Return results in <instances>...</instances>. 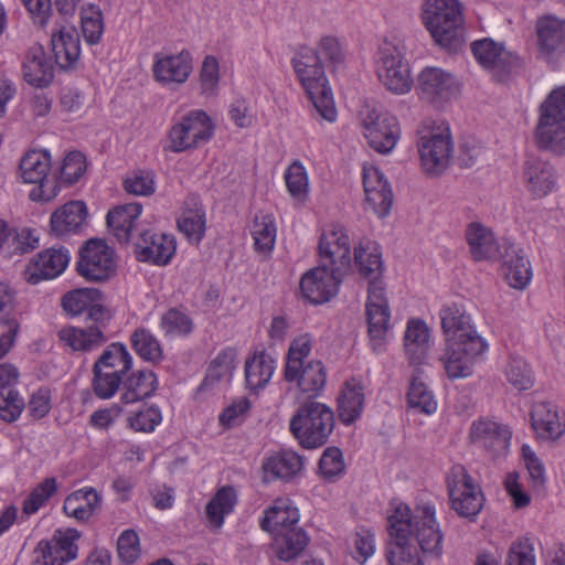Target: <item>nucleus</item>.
<instances>
[{
	"label": "nucleus",
	"instance_id": "obj_1",
	"mask_svg": "<svg viewBox=\"0 0 565 565\" xmlns=\"http://www.w3.org/2000/svg\"><path fill=\"white\" fill-rule=\"evenodd\" d=\"M466 238L475 260H502V275L507 282L515 288L523 289L532 277V268L523 249L507 239L498 242L492 232L480 223L469 224Z\"/></svg>",
	"mask_w": 565,
	"mask_h": 565
},
{
	"label": "nucleus",
	"instance_id": "obj_2",
	"mask_svg": "<svg viewBox=\"0 0 565 565\" xmlns=\"http://www.w3.org/2000/svg\"><path fill=\"white\" fill-rule=\"evenodd\" d=\"M422 19L437 45L449 51L461 46L463 12L458 0H425Z\"/></svg>",
	"mask_w": 565,
	"mask_h": 565
},
{
	"label": "nucleus",
	"instance_id": "obj_3",
	"mask_svg": "<svg viewBox=\"0 0 565 565\" xmlns=\"http://www.w3.org/2000/svg\"><path fill=\"white\" fill-rule=\"evenodd\" d=\"M292 66L319 115L334 121L337 109L320 55L313 50H306L292 60Z\"/></svg>",
	"mask_w": 565,
	"mask_h": 565
},
{
	"label": "nucleus",
	"instance_id": "obj_4",
	"mask_svg": "<svg viewBox=\"0 0 565 565\" xmlns=\"http://www.w3.org/2000/svg\"><path fill=\"white\" fill-rule=\"evenodd\" d=\"M335 426L334 413L326 404L316 401L302 403L290 419V431L307 449L324 446Z\"/></svg>",
	"mask_w": 565,
	"mask_h": 565
},
{
	"label": "nucleus",
	"instance_id": "obj_5",
	"mask_svg": "<svg viewBox=\"0 0 565 565\" xmlns=\"http://www.w3.org/2000/svg\"><path fill=\"white\" fill-rule=\"evenodd\" d=\"M534 138L540 149L565 153V86L552 90L540 106Z\"/></svg>",
	"mask_w": 565,
	"mask_h": 565
},
{
	"label": "nucleus",
	"instance_id": "obj_6",
	"mask_svg": "<svg viewBox=\"0 0 565 565\" xmlns=\"http://www.w3.org/2000/svg\"><path fill=\"white\" fill-rule=\"evenodd\" d=\"M471 52L477 62L498 83H507L512 76L519 74L524 65L516 53L507 50L502 43L490 38L472 42Z\"/></svg>",
	"mask_w": 565,
	"mask_h": 565
},
{
	"label": "nucleus",
	"instance_id": "obj_7",
	"mask_svg": "<svg viewBox=\"0 0 565 565\" xmlns=\"http://www.w3.org/2000/svg\"><path fill=\"white\" fill-rule=\"evenodd\" d=\"M446 481L451 509L461 518L475 520L483 508L484 497L468 470L462 465H455Z\"/></svg>",
	"mask_w": 565,
	"mask_h": 565
},
{
	"label": "nucleus",
	"instance_id": "obj_8",
	"mask_svg": "<svg viewBox=\"0 0 565 565\" xmlns=\"http://www.w3.org/2000/svg\"><path fill=\"white\" fill-rule=\"evenodd\" d=\"M85 315L87 321H93L92 326L87 328L70 327L58 332L60 340L73 350L92 351L107 341L103 330L111 319L109 309L98 301H92Z\"/></svg>",
	"mask_w": 565,
	"mask_h": 565
},
{
	"label": "nucleus",
	"instance_id": "obj_9",
	"mask_svg": "<svg viewBox=\"0 0 565 565\" xmlns=\"http://www.w3.org/2000/svg\"><path fill=\"white\" fill-rule=\"evenodd\" d=\"M417 147L423 170L430 175L441 174L454 151L449 127L440 125L426 129L422 132Z\"/></svg>",
	"mask_w": 565,
	"mask_h": 565
},
{
	"label": "nucleus",
	"instance_id": "obj_10",
	"mask_svg": "<svg viewBox=\"0 0 565 565\" xmlns=\"http://www.w3.org/2000/svg\"><path fill=\"white\" fill-rule=\"evenodd\" d=\"M388 532L394 539V548L388 551L390 565H423L415 546L409 545L413 534L411 509L399 503L387 519Z\"/></svg>",
	"mask_w": 565,
	"mask_h": 565
},
{
	"label": "nucleus",
	"instance_id": "obj_11",
	"mask_svg": "<svg viewBox=\"0 0 565 565\" xmlns=\"http://www.w3.org/2000/svg\"><path fill=\"white\" fill-rule=\"evenodd\" d=\"M214 126L203 110L191 111L173 125L168 134V150L182 152L206 143L213 137Z\"/></svg>",
	"mask_w": 565,
	"mask_h": 565
},
{
	"label": "nucleus",
	"instance_id": "obj_12",
	"mask_svg": "<svg viewBox=\"0 0 565 565\" xmlns=\"http://www.w3.org/2000/svg\"><path fill=\"white\" fill-rule=\"evenodd\" d=\"M364 136L372 149L380 153H388L399 137V125L395 116L388 111L365 105L361 111Z\"/></svg>",
	"mask_w": 565,
	"mask_h": 565
},
{
	"label": "nucleus",
	"instance_id": "obj_13",
	"mask_svg": "<svg viewBox=\"0 0 565 565\" xmlns=\"http://www.w3.org/2000/svg\"><path fill=\"white\" fill-rule=\"evenodd\" d=\"M20 174L24 183L38 184L29 193L33 202L46 203L58 193L56 183L49 185L47 173L51 169V154L47 150H31L20 161Z\"/></svg>",
	"mask_w": 565,
	"mask_h": 565
},
{
	"label": "nucleus",
	"instance_id": "obj_14",
	"mask_svg": "<svg viewBox=\"0 0 565 565\" xmlns=\"http://www.w3.org/2000/svg\"><path fill=\"white\" fill-rule=\"evenodd\" d=\"M445 352L440 358L446 374L449 379H463L472 374L475 360L487 350V343L481 337H472L468 340L445 341Z\"/></svg>",
	"mask_w": 565,
	"mask_h": 565
},
{
	"label": "nucleus",
	"instance_id": "obj_15",
	"mask_svg": "<svg viewBox=\"0 0 565 565\" xmlns=\"http://www.w3.org/2000/svg\"><path fill=\"white\" fill-rule=\"evenodd\" d=\"M77 271L89 281L107 280L115 271L114 250L103 239L87 241L79 252Z\"/></svg>",
	"mask_w": 565,
	"mask_h": 565
},
{
	"label": "nucleus",
	"instance_id": "obj_16",
	"mask_svg": "<svg viewBox=\"0 0 565 565\" xmlns=\"http://www.w3.org/2000/svg\"><path fill=\"white\" fill-rule=\"evenodd\" d=\"M347 273L331 268L327 263H320L307 271L300 281L302 296L311 303H323L334 297L339 290L342 277Z\"/></svg>",
	"mask_w": 565,
	"mask_h": 565
},
{
	"label": "nucleus",
	"instance_id": "obj_17",
	"mask_svg": "<svg viewBox=\"0 0 565 565\" xmlns=\"http://www.w3.org/2000/svg\"><path fill=\"white\" fill-rule=\"evenodd\" d=\"M512 430L508 425L491 420H475L470 428V439L477 447L482 448L493 460L508 455Z\"/></svg>",
	"mask_w": 565,
	"mask_h": 565
},
{
	"label": "nucleus",
	"instance_id": "obj_18",
	"mask_svg": "<svg viewBox=\"0 0 565 565\" xmlns=\"http://www.w3.org/2000/svg\"><path fill=\"white\" fill-rule=\"evenodd\" d=\"M318 252L320 263H327L331 268L343 273L350 271V239L341 225L332 224L322 231Z\"/></svg>",
	"mask_w": 565,
	"mask_h": 565
},
{
	"label": "nucleus",
	"instance_id": "obj_19",
	"mask_svg": "<svg viewBox=\"0 0 565 565\" xmlns=\"http://www.w3.org/2000/svg\"><path fill=\"white\" fill-rule=\"evenodd\" d=\"M78 537L79 533L74 529L66 532L57 530L51 540L38 543L34 550V565H64L75 559L78 551L75 541Z\"/></svg>",
	"mask_w": 565,
	"mask_h": 565
},
{
	"label": "nucleus",
	"instance_id": "obj_20",
	"mask_svg": "<svg viewBox=\"0 0 565 565\" xmlns=\"http://www.w3.org/2000/svg\"><path fill=\"white\" fill-rule=\"evenodd\" d=\"M417 89L423 99L439 104L452 98L459 90V84L443 68L425 67L418 75Z\"/></svg>",
	"mask_w": 565,
	"mask_h": 565
},
{
	"label": "nucleus",
	"instance_id": "obj_21",
	"mask_svg": "<svg viewBox=\"0 0 565 565\" xmlns=\"http://www.w3.org/2000/svg\"><path fill=\"white\" fill-rule=\"evenodd\" d=\"M153 78L166 86L185 83L192 72L191 54L183 50L178 54H154Z\"/></svg>",
	"mask_w": 565,
	"mask_h": 565
},
{
	"label": "nucleus",
	"instance_id": "obj_22",
	"mask_svg": "<svg viewBox=\"0 0 565 565\" xmlns=\"http://www.w3.org/2000/svg\"><path fill=\"white\" fill-rule=\"evenodd\" d=\"M175 253L173 236L151 231H143L135 244L137 260L158 266L168 265Z\"/></svg>",
	"mask_w": 565,
	"mask_h": 565
},
{
	"label": "nucleus",
	"instance_id": "obj_23",
	"mask_svg": "<svg viewBox=\"0 0 565 565\" xmlns=\"http://www.w3.org/2000/svg\"><path fill=\"white\" fill-rule=\"evenodd\" d=\"M413 527L415 526L416 540L424 554L435 558L443 554V533L436 522L435 508L424 504L416 510L412 518Z\"/></svg>",
	"mask_w": 565,
	"mask_h": 565
},
{
	"label": "nucleus",
	"instance_id": "obj_24",
	"mask_svg": "<svg viewBox=\"0 0 565 565\" xmlns=\"http://www.w3.org/2000/svg\"><path fill=\"white\" fill-rule=\"evenodd\" d=\"M70 262L67 249L47 248L42 250L26 266L23 276L32 285L43 279H53L60 276Z\"/></svg>",
	"mask_w": 565,
	"mask_h": 565
},
{
	"label": "nucleus",
	"instance_id": "obj_25",
	"mask_svg": "<svg viewBox=\"0 0 565 565\" xmlns=\"http://www.w3.org/2000/svg\"><path fill=\"white\" fill-rule=\"evenodd\" d=\"M522 178L526 190L534 198L547 195L556 186L557 180L554 167L534 154L526 156Z\"/></svg>",
	"mask_w": 565,
	"mask_h": 565
},
{
	"label": "nucleus",
	"instance_id": "obj_26",
	"mask_svg": "<svg viewBox=\"0 0 565 565\" xmlns=\"http://www.w3.org/2000/svg\"><path fill=\"white\" fill-rule=\"evenodd\" d=\"M530 416L532 428L540 440L554 443L565 433V420L561 419L557 407L551 402H535Z\"/></svg>",
	"mask_w": 565,
	"mask_h": 565
},
{
	"label": "nucleus",
	"instance_id": "obj_27",
	"mask_svg": "<svg viewBox=\"0 0 565 565\" xmlns=\"http://www.w3.org/2000/svg\"><path fill=\"white\" fill-rule=\"evenodd\" d=\"M381 83L394 94H405L412 88L409 68L399 54L383 53L377 67Z\"/></svg>",
	"mask_w": 565,
	"mask_h": 565
},
{
	"label": "nucleus",
	"instance_id": "obj_28",
	"mask_svg": "<svg viewBox=\"0 0 565 565\" xmlns=\"http://www.w3.org/2000/svg\"><path fill=\"white\" fill-rule=\"evenodd\" d=\"M22 75L24 81L34 87L43 88L52 83L54 68L41 44L34 43L26 51L22 62Z\"/></svg>",
	"mask_w": 565,
	"mask_h": 565
},
{
	"label": "nucleus",
	"instance_id": "obj_29",
	"mask_svg": "<svg viewBox=\"0 0 565 565\" xmlns=\"http://www.w3.org/2000/svg\"><path fill=\"white\" fill-rule=\"evenodd\" d=\"M439 317L445 341H461L472 337H480L471 326L470 316L466 313L460 305H445L440 309Z\"/></svg>",
	"mask_w": 565,
	"mask_h": 565
},
{
	"label": "nucleus",
	"instance_id": "obj_30",
	"mask_svg": "<svg viewBox=\"0 0 565 565\" xmlns=\"http://www.w3.org/2000/svg\"><path fill=\"white\" fill-rule=\"evenodd\" d=\"M55 62L61 70L74 67L81 55L79 35L73 26H61L51 38Z\"/></svg>",
	"mask_w": 565,
	"mask_h": 565
},
{
	"label": "nucleus",
	"instance_id": "obj_31",
	"mask_svg": "<svg viewBox=\"0 0 565 565\" xmlns=\"http://www.w3.org/2000/svg\"><path fill=\"white\" fill-rule=\"evenodd\" d=\"M430 330L426 322L420 319H411L404 333V349L412 365L418 367L427 359Z\"/></svg>",
	"mask_w": 565,
	"mask_h": 565
},
{
	"label": "nucleus",
	"instance_id": "obj_32",
	"mask_svg": "<svg viewBox=\"0 0 565 565\" xmlns=\"http://www.w3.org/2000/svg\"><path fill=\"white\" fill-rule=\"evenodd\" d=\"M158 387L157 375L151 370L132 371L122 377L120 402L132 404L153 395Z\"/></svg>",
	"mask_w": 565,
	"mask_h": 565
},
{
	"label": "nucleus",
	"instance_id": "obj_33",
	"mask_svg": "<svg viewBox=\"0 0 565 565\" xmlns=\"http://www.w3.org/2000/svg\"><path fill=\"white\" fill-rule=\"evenodd\" d=\"M364 399V387L361 382L354 377L348 380L338 397L337 408L343 425H352L361 417Z\"/></svg>",
	"mask_w": 565,
	"mask_h": 565
},
{
	"label": "nucleus",
	"instance_id": "obj_34",
	"mask_svg": "<svg viewBox=\"0 0 565 565\" xmlns=\"http://www.w3.org/2000/svg\"><path fill=\"white\" fill-rule=\"evenodd\" d=\"M87 217V207L82 201H70L51 215V231L57 236L77 233Z\"/></svg>",
	"mask_w": 565,
	"mask_h": 565
},
{
	"label": "nucleus",
	"instance_id": "obj_35",
	"mask_svg": "<svg viewBox=\"0 0 565 565\" xmlns=\"http://www.w3.org/2000/svg\"><path fill=\"white\" fill-rule=\"evenodd\" d=\"M299 521V511L291 505L289 499H277L274 504L265 511L260 519L259 526L265 532L275 535L286 531V529H296L294 525Z\"/></svg>",
	"mask_w": 565,
	"mask_h": 565
},
{
	"label": "nucleus",
	"instance_id": "obj_36",
	"mask_svg": "<svg viewBox=\"0 0 565 565\" xmlns=\"http://www.w3.org/2000/svg\"><path fill=\"white\" fill-rule=\"evenodd\" d=\"M303 467L300 455L292 450H281L267 458L263 463L265 479L290 480L296 477Z\"/></svg>",
	"mask_w": 565,
	"mask_h": 565
},
{
	"label": "nucleus",
	"instance_id": "obj_37",
	"mask_svg": "<svg viewBox=\"0 0 565 565\" xmlns=\"http://www.w3.org/2000/svg\"><path fill=\"white\" fill-rule=\"evenodd\" d=\"M178 228L186 238L200 243L205 232V213L196 195H189L184 201V209L178 220Z\"/></svg>",
	"mask_w": 565,
	"mask_h": 565
},
{
	"label": "nucleus",
	"instance_id": "obj_38",
	"mask_svg": "<svg viewBox=\"0 0 565 565\" xmlns=\"http://www.w3.org/2000/svg\"><path fill=\"white\" fill-rule=\"evenodd\" d=\"M354 264L359 274L366 279H379L383 273L382 253L376 242L361 239L354 248Z\"/></svg>",
	"mask_w": 565,
	"mask_h": 565
},
{
	"label": "nucleus",
	"instance_id": "obj_39",
	"mask_svg": "<svg viewBox=\"0 0 565 565\" xmlns=\"http://www.w3.org/2000/svg\"><path fill=\"white\" fill-rule=\"evenodd\" d=\"M142 212L139 203L120 205L107 214V225L119 243L127 244L131 236L137 218Z\"/></svg>",
	"mask_w": 565,
	"mask_h": 565
},
{
	"label": "nucleus",
	"instance_id": "obj_40",
	"mask_svg": "<svg viewBox=\"0 0 565 565\" xmlns=\"http://www.w3.org/2000/svg\"><path fill=\"white\" fill-rule=\"evenodd\" d=\"M537 43L541 52L551 54L565 49V22L554 18L545 17L536 24Z\"/></svg>",
	"mask_w": 565,
	"mask_h": 565
},
{
	"label": "nucleus",
	"instance_id": "obj_41",
	"mask_svg": "<svg viewBox=\"0 0 565 565\" xmlns=\"http://www.w3.org/2000/svg\"><path fill=\"white\" fill-rule=\"evenodd\" d=\"M275 360L265 351L255 352L245 362V380L249 390L263 388L270 381Z\"/></svg>",
	"mask_w": 565,
	"mask_h": 565
},
{
	"label": "nucleus",
	"instance_id": "obj_42",
	"mask_svg": "<svg viewBox=\"0 0 565 565\" xmlns=\"http://www.w3.org/2000/svg\"><path fill=\"white\" fill-rule=\"evenodd\" d=\"M309 536L301 527L286 529L276 534L275 553L278 559L291 562L296 559L309 544Z\"/></svg>",
	"mask_w": 565,
	"mask_h": 565
},
{
	"label": "nucleus",
	"instance_id": "obj_43",
	"mask_svg": "<svg viewBox=\"0 0 565 565\" xmlns=\"http://www.w3.org/2000/svg\"><path fill=\"white\" fill-rule=\"evenodd\" d=\"M423 370L415 367L412 374L409 388L407 392V402L412 408L430 415L437 409V402L427 385L422 381Z\"/></svg>",
	"mask_w": 565,
	"mask_h": 565
},
{
	"label": "nucleus",
	"instance_id": "obj_44",
	"mask_svg": "<svg viewBox=\"0 0 565 565\" xmlns=\"http://www.w3.org/2000/svg\"><path fill=\"white\" fill-rule=\"evenodd\" d=\"M94 369L127 374L132 367V356L120 342L110 343L94 363Z\"/></svg>",
	"mask_w": 565,
	"mask_h": 565
},
{
	"label": "nucleus",
	"instance_id": "obj_45",
	"mask_svg": "<svg viewBox=\"0 0 565 565\" xmlns=\"http://www.w3.org/2000/svg\"><path fill=\"white\" fill-rule=\"evenodd\" d=\"M365 313L372 350L381 353L385 349L386 333L390 328V309H381L379 306L371 305L370 309H365Z\"/></svg>",
	"mask_w": 565,
	"mask_h": 565
},
{
	"label": "nucleus",
	"instance_id": "obj_46",
	"mask_svg": "<svg viewBox=\"0 0 565 565\" xmlns=\"http://www.w3.org/2000/svg\"><path fill=\"white\" fill-rule=\"evenodd\" d=\"M236 503V492L233 487H222L207 502L205 513L209 522L215 527H221L224 516L233 511Z\"/></svg>",
	"mask_w": 565,
	"mask_h": 565
},
{
	"label": "nucleus",
	"instance_id": "obj_47",
	"mask_svg": "<svg viewBox=\"0 0 565 565\" xmlns=\"http://www.w3.org/2000/svg\"><path fill=\"white\" fill-rule=\"evenodd\" d=\"M131 345L145 361L158 363L162 360V349L157 338L147 329L138 328L131 334Z\"/></svg>",
	"mask_w": 565,
	"mask_h": 565
},
{
	"label": "nucleus",
	"instance_id": "obj_48",
	"mask_svg": "<svg viewBox=\"0 0 565 565\" xmlns=\"http://www.w3.org/2000/svg\"><path fill=\"white\" fill-rule=\"evenodd\" d=\"M82 33L85 41L95 45L99 43L104 32L103 13L98 6L88 3L81 10Z\"/></svg>",
	"mask_w": 565,
	"mask_h": 565
},
{
	"label": "nucleus",
	"instance_id": "obj_49",
	"mask_svg": "<svg viewBox=\"0 0 565 565\" xmlns=\"http://www.w3.org/2000/svg\"><path fill=\"white\" fill-rule=\"evenodd\" d=\"M252 235L257 250L270 252L276 239V225L273 215L260 214L254 218Z\"/></svg>",
	"mask_w": 565,
	"mask_h": 565
},
{
	"label": "nucleus",
	"instance_id": "obj_50",
	"mask_svg": "<svg viewBox=\"0 0 565 565\" xmlns=\"http://www.w3.org/2000/svg\"><path fill=\"white\" fill-rule=\"evenodd\" d=\"M102 292L96 288H82L68 291L62 298L64 310L72 316L86 312L92 301H99Z\"/></svg>",
	"mask_w": 565,
	"mask_h": 565
},
{
	"label": "nucleus",
	"instance_id": "obj_51",
	"mask_svg": "<svg viewBox=\"0 0 565 565\" xmlns=\"http://www.w3.org/2000/svg\"><path fill=\"white\" fill-rule=\"evenodd\" d=\"M92 388L94 394L102 399L111 398L119 387L122 390V376L117 371L108 372V370L93 367Z\"/></svg>",
	"mask_w": 565,
	"mask_h": 565
},
{
	"label": "nucleus",
	"instance_id": "obj_52",
	"mask_svg": "<svg viewBox=\"0 0 565 565\" xmlns=\"http://www.w3.org/2000/svg\"><path fill=\"white\" fill-rule=\"evenodd\" d=\"M327 380L326 369L320 361H311L303 367L298 386L310 397L317 396L324 387Z\"/></svg>",
	"mask_w": 565,
	"mask_h": 565
},
{
	"label": "nucleus",
	"instance_id": "obj_53",
	"mask_svg": "<svg viewBox=\"0 0 565 565\" xmlns=\"http://www.w3.org/2000/svg\"><path fill=\"white\" fill-rule=\"evenodd\" d=\"M508 382L518 391L530 390L534 384L533 372L521 356H511L505 367Z\"/></svg>",
	"mask_w": 565,
	"mask_h": 565
},
{
	"label": "nucleus",
	"instance_id": "obj_54",
	"mask_svg": "<svg viewBox=\"0 0 565 565\" xmlns=\"http://www.w3.org/2000/svg\"><path fill=\"white\" fill-rule=\"evenodd\" d=\"M286 186L290 195L297 201H305L308 195V175L305 167L299 162H292L285 172Z\"/></svg>",
	"mask_w": 565,
	"mask_h": 565
},
{
	"label": "nucleus",
	"instance_id": "obj_55",
	"mask_svg": "<svg viewBox=\"0 0 565 565\" xmlns=\"http://www.w3.org/2000/svg\"><path fill=\"white\" fill-rule=\"evenodd\" d=\"M236 355L235 349H223L210 363L205 381L217 382L223 377L232 376V372L235 369Z\"/></svg>",
	"mask_w": 565,
	"mask_h": 565
},
{
	"label": "nucleus",
	"instance_id": "obj_56",
	"mask_svg": "<svg viewBox=\"0 0 565 565\" xmlns=\"http://www.w3.org/2000/svg\"><path fill=\"white\" fill-rule=\"evenodd\" d=\"M504 565H536L532 540L527 536L514 540L509 546Z\"/></svg>",
	"mask_w": 565,
	"mask_h": 565
},
{
	"label": "nucleus",
	"instance_id": "obj_57",
	"mask_svg": "<svg viewBox=\"0 0 565 565\" xmlns=\"http://www.w3.org/2000/svg\"><path fill=\"white\" fill-rule=\"evenodd\" d=\"M57 490L55 478H45L38 484L23 502V513H35Z\"/></svg>",
	"mask_w": 565,
	"mask_h": 565
},
{
	"label": "nucleus",
	"instance_id": "obj_58",
	"mask_svg": "<svg viewBox=\"0 0 565 565\" xmlns=\"http://www.w3.org/2000/svg\"><path fill=\"white\" fill-rule=\"evenodd\" d=\"M319 470L323 478L329 481H333L341 477L345 470L341 449L338 447L326 448L319 460Z\"/></svg>",
	"mask_w": 565,
	"mask_h": 565
},
{
	"label": "nucleus",
	"instance_id": "obj_59",
	"mask_svg": "<svg viewBox=\"0 0 565 565\" xmlns=\"http://www.w3.org/2000/svg\"><path fill=\"white\" fill-rule=\"evenodd\" d=\"M160 327L167 335H186L192 331L193 324L185 313L170 309L162 316Z\"/></svg>",
	"mask_w": 565,
	"mask_h": 565
},
{
	"label": "nucleus",
	"instance_id": "obj_60",
	"mask_svg": "<svg viewBox=\"0 0 565 565\" xmlns=\"http://www.w3.org/2000/svg\"><path fill=\"white\" fill-rule=\"evenodd\" d=\"M366 202L372 207L374 213L380 217H385L391 210L393 202V193L388 183H382L379 189L369 188Z\"/></svg>",
	"mask_w": 565,
	"mask_h": 565
},
{
	"label": "nucleus",
	"instance_id": "obj_61",
	"mask_svg": "<svg viewBox=\"0 0 565 565\" xmlns=\"http://www.w3.org/2000/svg\"><path fill=\"white\" fill-rule=\"evenodd\" d=\"M86 169L84 156L79 151L70 152L63 160L60 171L62 182L72 185L78 181Z\"/></svg>",
	"mask_w": 565,
	"mask_h": 565
},
{
	"label": "nucleus",
	"instance_id": "obj_62",
	"mask_svg": "<svg viewBox=\"0 0 565 565\" xmlns=\"http://www.w3.org/2000/svg\"><path fill=\"white\" fill-rule=\"evenodd\" d=\"M25 408V402L18 391L0 393V419L6 423L15 422L22 411Z\"/></svg>",
	"mask_w": 565,
	"mask_h": 565
},
{
	"label": "nucleus",
	"instance_id": "obj_63",
	"mask_svg": "<svg viewBox=\"0 0 565 565\" xmlns=\"http://www.w3.org/2000/svg\"><path fill=\"white\" fill-rule=\"evenodd\" d=\"M119 558L126 564H132L140 554L139 536L134 530H125L117 542Z\"/></svg>",
	"mask_w": 565,
	"mask_h": 565
},
{
	"label": "nucleus",
	"instance_id": "obj_64",
	"mask_svg": "<svg viewBox=\"0 0 565 565\" xmlns=\"http://www.w3.org/2000/svg\"><path fill=\"white\" fill-rule=\"evenodd\" d=\"M161 412L156 406L141 409L128 418L129 426L136 431L151 433L161 423Z\"/></svg>",
	"mask_w": 565,
	"mask_h": 565
}]
</instances>
